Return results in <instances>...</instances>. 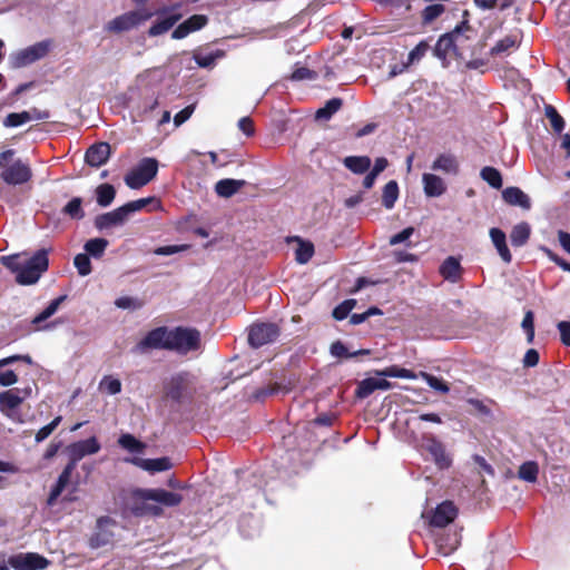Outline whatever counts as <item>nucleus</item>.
Wrapping results in <instances>:
<instances>
[{
    "mask_svg": "<svg viewBox=\"0 0 570 570\" xmlns=\"http://www.w3.org/2000/svg\"><path fill=\"white\" fill-rule=\"evenodd\" d=\"M279 334L278 327L272 323L255 324L250 327L248 342L253 347H261L277 338Z\"/></svg>",
    "mask_w": 570,
    "mask_h": 570,
    "instance_id": "nucleus-13",
    "label": "nucleus"
},
{
    "mask_svg": "<svg viewBox=\"0 0 570 570\" xmlns=\"http://www.w3.org/2000/svg\"><path fill=\"white\" fill-rule=\"evenodd\" d=\"M368 353H370V351H367V350H360V351L350 353L347 351V347L341 341H336L331 345V354L334 357H338V358H341V357L348 358V357H354L360 354H368Z\"/></svg>",
    "mask_w": 570,
    "mask_h": 570,
    "instance_id": "nucleus-45",
    "label": "nucleus"
},
{
    "mask_svg": "<svg viewBox=\"0 0 570 570\" xmlns=\"http://www.w3.org/2000/svg\"><path fill=\"white\" fill-rule=\"evenodd\" d=\"M445 7L441 3H432L428 4L421 12L422 22L424 24L432 23L436 20L442 13H444Z\"/></svg>",
    "mask_w": 570,
    "mask_h": 570,
    "instance_id": "nucleus-41",
    "label": "nucleus"
},
{
    "mask_svg": "<svg viewBox=\"0 0 570 570\" xmlns=\"http://www.w3.org/2000/svg\"><path fill=\"white\" fill-rule=\"evenodd\" d=\"M430 46L425 41L419 42L409 53V62H414L420 60L425 56Z\"/></svg>",
    "mask_w": 570,
    "mask_h": 570,
    "instance_id": "nucleus-60",
    "label": "nucleus"
},
{
    "mask_svg": "<svg viewBox=\"0 0 570 570\" xmlns=\"http://www.w3.org/2000/svg\"><path fill=\"white\" fill-rule=\"evenodd\" d=\"M32 120V114L29 111L11 112L3 119L4 127H18Z\"/></svg>",
    "mask_w": 570,
    "mask_h": 570,
    "instance_id": "nucleus-43",
    "label": "nucleus"
},
{
    "mask_svg": "<svg viewBox=\"0 0 570 570\" xmlns=\"http://www.w3.org/2000/svg\"><path fill=\"white\" fill-rule=\"evenodd\" d=\"M99 389L109 395H116L121 392V382L111 375H106L99 383Z\"/></svg>",
    "mask_w": 570,
    "mask_h": 570,
    "instance_id": "nucleus-44",
    "label": "nucleus"
},
{
    "mask_svg": "<svg viewBox=\"0 0 570 570\" xmlns=\"http://www.w3.org/2000/svg\"><path fill=\"white\" fill-rule=\"evenodd\" d=\"M539 465L535 461H527L522 463L518 471L519 479L534 483L538 480Z\"/></svg>",
    "mask_w": 570,
    "mask_h": 570,
    "instance_id": "nucleus-33",
    "label": "nucleus"
},
{
    "mask_svg": "<svg viewBox=\"0 0 570 570\" xmlns=\"http://www.w3.org/2000/svg\"><path fill=\"white\" fill-rule=\"evenodd\" d=\"M118 442L124 449L131 453H141L145 448L144 444L131 434H122Z\"/></svg>",
    "mask_w": 570,
    "mask_h": 570,
    "instance_id": "nucleus-46",
    "label": "nucleus"
},
{
    "mask_svg": "<svg viewBox=\"0 0 570 570\" xmlns=\"http://www.w3.org/2000/svg\"><path fill=\"white\" fill-rule=\"evenodd\" d=\"M471 27L468 21H463L460 26H456L452 32L445 33L440 37L435 47L434 53L440 59H445L448 56H461L459 51L469 39L463 35V31H470Z\"/></svg>",
    "mask_w": 570,
    "mask_h": 570,
    "instance_id": "nucleus-3",
    "label": "nucleus"
},
{
    "mask_svg": "<svg viewBox=\"0 0 570 570\" xmlns=\"http://www.w3.org/2000/svg\"><path fill=\"white\" fill-rule=\"evenodd\" d=\"M439 273L445 281L450 283H458L462 276V266L460 261L454 256L446 257L440 265Z\"/></svg>",
    "mask_w": 570,
    "mask_h": 570,
    "instance_id": "nucleus-22",
    "label": "nucleus"
},
{
    "mask_svg": "<svg viewBox=\"0 0 570 570\" xmlns=\"http://www.w3.org/2000/svg\"><path fill=\"white\" fill-rule=\"evenodd\" d=\"M73 264L80 276H87L91 273V262L86 253L76 255Z\"/></svg>",
    "mask_w": 570,
    "mask_h": 570,
    "instance_id": "nucleus-49",
    "label": "nucleus"
},
{
    "mask_svg": "<svg viewBox=\"0 0 570 570\" xmlns=\"http://www.w3.org/2000/svg\"><path fill=\"white\" fill-rule=\"evenodd\" d=\"M169 350L180 354L197 351L200 347V333L190 327H176L170 330Z\"/></svg>",
    "mask_w": 570,
    "mask_h": 570,
    "instance_id": "nucleus-4",
    "label": "nucleus"
},
{
    "mask_svg": "<svg viewBox=\"0 0 570 570\" xmlns=\"http://www.w3.org/2000/svg\"><path fill=\"white\" fill-rule=\"evenodd\" d=\"M314 254V246L308 242H301L295 252L296 261L301 264L307 263Z\"/></svg>",
    "mask_w": 570,
    "mask_h": 570,
    "instance_id": "nucleus-48",
    "label": "nucleus"
},
{
    "mask_svg": "<svg viewBox=\"0 0 570 570\" xmlns=\"http://www.w3.org/2000/svg\"><path fill=\"white\" fill-rule=\"evenodd\" d=\"M66 295H61L52 299L49 305L32 320V324L39 326L42 322L52 316L58 311L59 306L66 299Z\"/></svg>",
    "mask_w": 570,
    "mask_h": 570,
    "instance_id": "nucleus-36",
    "label": "nucleus"
},
{
    "mask_svg": "<svg viewBox=\"0 0 570 570\" xmlns=\"http://www.w3.org/2000/svg\"><path fill=\"white\" fill-rule=\"evenodd\" d=\"M420 376L426 382V384L438 391V392H441V393H448L450 391L448 384L442 381L441 379L432 375V374H429L426 372H420Z\"/></svg>",
    "mask_w": 570,
    "mask_h": 570,
    "instance_id": "nucleus-47",
    "label": "nucleus"
},
{
    "mask_svg": "<svg viewBox=\"0 0 570 570\" xmlns=\"http://www.w3.org/2000/svg\"><path fill=\"white\" fill-rule=\"evenodd\" d=\"M148 205H151V208L156 209V208H159L160 203L156 197H146V198H140V199L129 202V203L125 204V207L130 216L131 214L144 209Z\"/></svg>",
    "mask_w": 570,
    "mask_h": 570,
    "instance_id": "nucleus-37",
    "label": "nucleus"
},
{
    "mask_svg": "<svg viewBox=\"0 0 570 570\" xmlns=\"http://www.w3.org/2000/svg\"><path fill=\"white\" fill-rule=\"evenodd\" d=\"M49 560L35 553H18L8 558V564L14 570H42L49 566Z\"/></svg>",
    "mask_w": 570,
    "mask_h": 570,
    "instance_id": "nucleus-11",
    "label": "nucleus"
},
{
    "mask_svg": "<svg viewBox=\"0 0 570 570\" xmlns=\"http://www.w3.org/2000/svg\"><path fill=\"white\" fill-rule=\"evenodd\" d=\"M224 56V51L216 50L212 52H195L194 60L200 68H209L215 65L216 60Z\"/></svg>",
    "mask_w": 570,
    "mask_h": 570,
    "instance_id": "nucleus-39",
    "label": "nucleus"
},
{
    "mask_svg": "<svg viewBox=\"0 0 570 570\" xmlns=\"http://www.w3.org/2000/svg\"><path fill=\"white\" fill-rule=\"evenodd\" d=\"M63 212L69 215L71 218L80 219L83 217V212L81 208V199L72 198L63 208Z\"/></svg>",
    "mask_w": 570,
    "mask_h": 570,
    "instance_id": "nucleus-55",
    "label": "nucleus"
},
{
    "mask_svg": "<svg viewBox=\"0 0 570 570\" xmlns=\"http://www.w3.org/2000/svg\"><path fill=\"white\" fill-rule=\"evenodd\" d=\"M188 385L186 373L176 374L165 385L166 396L175 402H181L188 395Z\"/></svg>",
    "mask_w": 570,
    "mask_h": 570,
    "instance_id": "nucleus-16",
    "label": "nucleus"
},
{
    "mask_svg": "<svg viewBox=\"0 0 570 570\" xmlns=\"http://www.w3.org/2000/svg\"><path fill=\"white\" fill-rule=\"evenodd\" d=\"M355 304V299H345L333 309V317L337 321H343L348 316Z\"/></svg>",
    "mask_w": 570,
    "mask_h": 570,
    "instance_id": "nucleus-51",
    "label": "nucleus"
},
{
    "mask_svg": "<svg viewBox=\"0 0 570 570\" xmlns=\"http://www.w3.org/2000/svg\"><path fill=\"white\" fill-rule=\"evenodd\" d=\"M557 328L560 333L562 344L570 346V322L561 321L557 324Z\"/></svg>",
    "mask_w": 570,
    "mask_h": 570,
    "instance_id": "nucleus-62",
    "label": "nucleus"
},
{
    "mask_svg": "<svg viewBox=\"0 0 570 570\" xmlns=\"http://www.w3.org/2000/svg\"><path fill=\"white\" fill-rule=\"evenodd\" d=\"M316 78H317L316 71L311 70L306 67H298L291 75V79L295 80V81L314 80Z\"/></svg>",
    "mask_w": 570,
    "mask_h": 570,
    "instance_id": "nucleus-57",
    "label": "nucleus"
},
{
    "mask_svg": "<svg viewBox=\"0 0 570 570\" xmlns=\"http://www.w3.org/2000/svg\"><path fill=\"white\" fill-rule=\"evenodd\" d=\"M100 443L95 436L71 443L67 448L70 462L77 463L86 455L95 454L100 451Z\"/></svg>",
    "mask_w": 570,
    "mask_h": 570,
    "instance_id": "nucleus-14",
    "label": "nucleus"
},
{
    "mask_svg": "<svg viewBox=\"0 0 570 570\" xmlns=\"http://www.w3.org/2000/svg\"><path fill=\"white\" fill-rule=\"evenodd\" d=\"M245 180H218L215 190L220 197H230L237 193Z\"/></svg>",
    "mask_w": 570,
    "mask_h": 570,
    "instance_id": "nucleus-31",
    "label": "nucleus"
},
{
    "mask_svg": "<svg viewBox=\"0 0 570 570\" xmlns=\"http://www.w3.org/2000/svg\"><path fill=\"white\" fill-rule=\"evenodd\" d=\"M534 315L532 311H528L524 314V317L522 320L521 326L527 333V341L528 343H532L534 338Z\"/></svg>",
    "mask_w": 570,
    "mask_h": 570,
    "instance_id": "nucleus-56",
    "label": "nucleus"
},
{
    "mask_svg": "<svg viewBox=\"0 0 570 570\" xmlns=\"http://www.w3.org/2000/svg\"><path fill=\"white\" fill-rule=\"evenodd\" d=\"M195 110L194 105L186 106L184 109H181L179 112H177L174 117V124L176 127L183 125L186 120L190 118Z\"/></svg>",
    "mask_w": 570,
    "mask_h": 570,
    "instance_id": "nucleus-61",
    "label": "nucleus"
},
{
    "mask_svg": "<svg viewBox=\"0 0 570 570\" xmlns=\"http://www.w3.org/2000/svg\"><path fill=\"white\" fill-rule=\"evenodd\" d=\"M181 3L159 8L154 12V16L161 17L157 19L148 29L149 37H157L169 31L183 17L179 12Z\"/></svg>",
    "mask_w": 570,
    "mask_h": 570,
    "instance_id": "nucleus-7",
    "label": "nucleus"
},
{
    "mask_svg": "<svg viewBox=\"0 0 570 570\" xmlns=\"http://www.w3.org/2000/svg\"><path fill=\"white\" fill-rule=\"evenodd\" d=\"M376 390H375V383H374V377H368V379H364L362 380L358 384H357V387H356V391H355V395L358 397V399H366L372 393H374Z\"/></svg>",
    "mask_w": 570,
    "mask_h": 570,
    "instance_id": "nucleus-50",
    "label": "nucleus"
},
{
    "mask_svg": "<svg viewBox=\"0 0 570 570\" xmlns=\"http://www.w3.org/2000/svg\"><path fill=\"white\" fill-rule=\"evenodd\" d=\"M76 466L77 465H75L73 463H71L69 461V463L63 468L62 472L58 476L57 482L52 487V489L49 493V497L47 499V504L49 507H52L57 502L58 498L61 495V493L63 492L66 487L69 484L71 475H72Z\"/></svg>",
    "mask_w": 570,
    "mask_h": 570,
    "instance_id": "nucleus-21",
    "label": "nucleus"
},
{
    "mask_svg": "<svg viewBox=\"0 0 570 570\" xmlns=\"http://www.w3.org/2000/svg\"><path fill=\"white\" fill-rule=\"evenodd\" d=\"M519 46V39L517 33H511L500 39L495 46H493L490 50L491 56H498L500 53L507 52L512 48H517Z\"/></svg>",
    "mask_w": 570,
    "mask_h": 570,
    "instance_id": "nucleus-32",
    "label": "nucleus"
},
{
    "mask_svg": "<svg viewBox=\"0 0 570 570\" xmlns=\"http://www.w3.org/2000/svg\"><path fill=\"white\" fill-rule=\"evenodd\" d=\"M115 305L121 309H139L142 307V302L139 298L130 296H121L115 301Z\"/></svg>",
    "mask_w": 570,
    "mask_h": 570,
    "instance_id": "nucleus-53",
    "label": "nucleus"
},
{
    "mask_svg": "<svg viewBox=\"0 0 570 570\" xmlns=\"http://www.w3.org/2000/svg\"><path fill=\"white\" fill-rule=\"evenodd\" d=\"M531 234L530 225L525 222L519 223L513 226L510 233V240L512 246L521 247L527 244Z\"/></svg>",
    "mask_w": 570,
    "mask_h": 570,
    "instance_id": "nucleus-26",
    "label": "nucleus"
},
{
    "mask_svg": "<svg viewBox=\"0 0 570 570\" xmlns=\"http://www.w3.org/2000/svg\"><path fill=\"white\" fill-rule=\"evenodd\" d=\"M1 263L16 274V282L18 284L32 285L48 269V250L45 248L39 249L24 262L19 261V255L2 256Z\"/></svg>",
    "mask_w": 570,
    "mask_h": 570,
    "instance_id": "nucleus-1",
    "label": "nucleus"
},
{
    "mask_svg": "<svg viewBox=\"0 0 570 570\" xmlns=\"http://www.w3.org/2000/svg\"><path fill=\"white\" fill-rule=\"evenodd\" d=\"M169 334L170 330L166 327H157L147 333V335L137 344L140 352L149 348H165L169 350Z\"/></svg>",
    "mask_w": 570,
    "mask_h": 570,
    "instance_id": "nucleus-15",
    "label": "nucleus"
},
{
    "mask_svg": "<svg viewBox=\"0 0 570 570\" xmlns=\"http://www.w3.org/2000/svg\"><path fill=\"white\" fill-rule=\"evenodd\" d=\"M0 178H31L29 164L16 157V150L7 149L0 154Z\"/></svg>",
    "mask_w": 570,
    "mask_h": 570,
    "instance_id": "nucleus-5",
    "label": "nucleus"
},
{
    "mask_svg": "<svg viewBox=\"0 0 570 570\" xmlns=\"http://www.w3.org/2000/svg\"><path fill=\"white\" fill-rule=\"evenodd\" d=\"M158 167L159 163L156 158L145 157L124 178H155Z\"/></svg>",
    "mask_w": 570,
    "mask_h": 570,
    "instance_id": "nucleus-20",
    "label": "nucleus"
},
{
    "mask_svg": "<svg viewBox=\"0 0 570 570\" xmlns=\"http://www.w3.org/2000/svg\"><path fill=\"white\" fill-rule=\"evenodd\" d=\"M458 510L450 501L440 503L430 520V524L438 528H443L451 523L456 517Z\"/></svg>",
    "mask_w": 570,
    "mask_h": 570,
    "instance_id": "nucleus-18",
    "label": "nucleus"
},
{
    "mask_svg": "<svg viewBox=\"0 0 570 570\" xmlns=\"http://www.w3.org/2000/svg\"><path fill=\"white\" fill-rule=\"evenodd\" d=\"M31 387L10 389L0 392V412L13 421L18 420L19 413L17 410L31 395Z\"/></svg>",
    "mask_w": 570,
    "mask_h": 570,
    "instance_id": "nucleus-9",
    "label": "nucleus"
},
{
    "mask_svg": "<svg viewBox=\"0 0 570 570\" xmlns=\"http://www.w3.org/2000/svg\"><path fill=\"white\" fill-rule=\"evenodd\" d=\"M62 417L57 416L55 417L49 424L42 426L37 433H36V442L40 443L45 441L49 435L57 429V426L60 424Z\"/></svg>",
    "mask_w": 570,
    "mask_h": 570,
    "instance_id": "nucleus-54",
    "label": "nucleus"
},
{
    "mask_svg": "<svg viewBox=\"0 0 570 570\" xmlns=\"http://www.w3.org/2000/svg\"><path fill=\"white\" fill-rule=\"evenodd\" d=\"M134 497L142 502L140 505L135 504L131 507V512L135 515H160L163 512L161 507L149 504V501L168 508L177 507L183 501V495L180 493L167 491L165 489H138L134 492Z\"/></svg>",
    "mask_w": 570,
    "mask_h": 570,
    "instance_id": "nucleus-2",
    "label": "nucleus"
},
{
    "mask_svg": "<svg viewBox=\"0 0 570 570\" xmlns=\"http://www.w3.org/2000/svg\"><path fill=\"white\" fill-rule=\"evenodd\" d=\"M185 22L194 32L204 28L208 22V18L205 14H194L185 20Z\"/></svg>",
    "mask_w": 570,
    "mask_h": 570,
    "instance_id": "nucleus-59",
    "label": "nucleus"
},
{
    "mask_svg": "<svg viewBox=\"0 0 570 570\" xmlns=\"http://www.w3.org/2000/svg\"><path fill=\"white\" fill-rule=\"evenodd\" d=\"M189 247L190 246L187 245V244H183V245H167V246L157 247L154 250V253L156 255H160V256H169V255H174V254H177V253H180V252H185Z\"/></svg>",
    "mask_w": 570,
    "mask_h": 570,
    "instance_id": "nucleus-58",
    "label": "nucleus"
},
{
    "mask_svg": "<svg viewBox=\"0 0 570 570\" xmlns=\"http://www.w3.org/2000/svg\"><path fill=\"white\" fill-rule=\"evenodd\" d=\"M343 106V100L341 98H332L326 101L325 106L320 108L316 114L315 118L317 120H328L332 118V116L337 112Z\"/></svg>",
    "mask_w": 570,
    "mask_h": 570,
    "instance_id": "nucleus-30",
    "label": "nucleus"
},
{
    "mask_svg": "<svg viewBox=\"0 0 570 570\" xmlns=\"http://www.w3.org/2000/svg\"><path fill=\"white\" fill-rule=\"evenodd\" d=\"M108 244L105 238H92L87 240L83 247L88 256L99 258L104 255Z\"/></svg>",
    "mask_w": 570,
    "mask_h": 570,
    "instance_id": "nucleus-34",
    "label": "nucleus"
},
{
    "mask_svg": "<svg viewBox=\"0 0 570 570\" xmlns=\"http://www.w3.org/2000/svg\"><path fill=\"white\" fill-rule=\"evenodd\" d=\"M110 150L108 142H96L87 149L85 160L91 167H100L108 160Z\"/></svg>",
    "mask_w": 570,
    "mask_h": 570,
    "instance_id": "nucleus-19",
    "label": "nucleus"
},
{
    "mask_svg": "<svg viewBox=\"0 0 570 570\" xmlns=\"http://www.w3.org/2000/svg\"><path fill=\"white\" fill-rule=\"evenodd\" d=\"M129 217V214L122 205L121 207L116 208L109 213L101 214L96 217L95 226L99 229H108L114 226L122 225Z\"/></svg>",
    "mask_w": 570,
    "mask_h": 570,
    "instance_id": "nucleus-17",
    "label": "nucleus"
},
{
    "mask_svg": "<svg viewBox=\"0 0 570 570\" xmlns=\"http://www.w3.org/2000/svg\"><path fill=\"white\" fill-rule=\"evenodd\" d=\"M154 17V12L147 9H137L125 12L110 20L106 30L114 33L129 31Z\"/></svg>",
    "mask_w": 570,
    "mask_h": 570,
    "instance_id": "nucleus-6",
    "label": "nucleus"
},
{
    "mask_svg": "<svg viewBox=\"0 0 570 570\" xmlns=\"http://www.w3.org/2000/svg\"><path fill=\"white\" fill-rule=\"evenodd\" d=\"M132 462L151 473L167 471L171 468L170 460L166 456L157 459H134Z\"/></svg>",
    "mask_w": 570,
    "mask_h": 570,
    "instance_id": "nucleus-24",
    "label": "nucleus"
},
{
    "mask_svg": "<svg viewBox=\"0 0 570 570\" xmlns=\"http://www.w3.org/2000/svg\"><path fill=\"white\" fill-rule=\"evenodd\" d=\"M399 198V186L395 180H389L383 188L382 202L385 208L391 209L394 207Z\"/></svg>",
    "mask_w": 570,
    "mask_h": 570,
    "instance_id": "nucleus-35",
    "label": "nucleus"
},
{
    "mask_svg": "<svg viewBox=\"0 0 570 570\" xmlns=\"http://www.w3.org/2000/svg\"><path fill=\"white\" fill-rule=\"evenodd\" d=\"M116 527V521L110 517H100L97 520L96 529L89 540V546L92 549H98L100 547L107 546L111 543L114 539V528Z\"/></svg>",
    "mask_w": 570,
    "mask_h": 570,
    "instance_id": "nucleus-12",
    "label": "nucleus"
},
{
    "mask_svg": "<svg viewBox=\"0 0 570 570\" xmlns=\"http://www.w3.org/2000/svg\"><path fill=\"white\" fill-rule=\"evenodd\" d=\"M413 233H414L413 227H406L403 230H401L400 233L393 235L390 238V244L397 245V244L404 243L413 235Z\"/></svg>",
    "mask_w": 570,
    "mask_h": 570,
    "instance_id": "nucleus-64",
    "label": "nucleus"
},
{
    "mask_svg": "<svg viewBox=\"0 0 570 570\" xmlns=\"http://www.w3.org/2000/svg\"><path fill=\"white\" fill-rule=\"evenodd\" d=\"M424 191L429 197L441 196L445 191L444 180H423Z\"/></svg>",
    "mask_w": 570,
    "mask_h": 570,
    "instance_id": "nucleus-52",
    "label": "nucleus"
},
{
    "mask_svg": "<svg viewBox=\"0 0 570 570\" xmlns=\"http://www.w3.org/2000/svg\"><path fill=\"white\" fill-rule=\"evenodd\" d=\"M490 238L502 261L507 264L511 263L512 255L507 245V236L504 232L500 228L493 227L490 229Z\"/></svg>",
    "mask_w": 570,
    "mask_h": 570,
    "instance_id": "nucleus-23",
    "label": "nucleus"
},
{
    "mask_svg": "<svg viewBox=\"0 0 570 570\" xmlns=\"http://www.w3.org/2000/svg\"><path fill=\"white\" fill-rule=\"evenodd\" d=\"M148 205H151V208L156 209V208H159L160 203L156 197H146V198H140V199L129 202V203L125 204V207L130 216L131 214L144 209Z\"/></svg>",
    "mask_w": 570,
    "mask_h": 570,
    "instance_id": "nucleus-38",
    "label": "nucleus"
},
{
    "mask_svg": "<svg viewBox=\"0 0 570 570\" xmlns=\"http://www.w3.org/2000/svg\"><path fill=\"white\" fill-rule=\"evenodd\" d=\"M544 116L550 121V126L554 134H562V131L566 128V120L564 118L559 114L557 108L550 104L544 105Z\"/></svg>",
    "mask_w": 570,
    "mask_h": 570,
    "instance_id": "nucleus-28",
    "label": "nucleus"
},
{
    "mask_svg": "<svg viewBox=\"0 0 570 570\" xmlns=\"http://www.w3.org/2000/svg\"><path fill=\"white\" fill-rule=\"evenodd\" d=\"M458 167L456 158L450 154L440 155L432 166L434 170H442L445 174H456Z\"/></svg>",
    "mask_w": 570,
    "mask_h": 570,
    "instance_id": "nucleus-29",
    "label": "nucleus"
},
{
    "mask_svg": "<svg viewBox=\"0 0 570 570\" xmlns=\"http://www.w3.org/2000/svg\"><path fill=\"white\" fill-rule=\"evenodd\" d=\"M115 195L116 190L109 184H102L96 189L97 203L102 207L109 206L112 203Z\"/></svg>",
    "mask_w": 570,
    "mask_h": 570,
    "instance_id": "nucleus-40",
    "label": "nucleus"
},
{
    "mask_svg": "<svg viewBox=\"0 0 570 570\" xmlns=\"http://www.w3.org/2000/svg\"><path fill=\"white\" fill-rule=\"evenodd\" d=\"M238 128L247 137H252L255 134V125L250 117H243L238 120Z\"/></svg>",
    "mask_w": 570,
    "mask_h": 570,
    "instance_id": "nucleus-63",
    "label": "nucleus"
},
{
    "mask_svg": "<svg viewBox=\"0 0 570 570\" xmlns=\"http://www.w3.org/2000/svg\"><path fill=\"white\" fill-rule=\"evenodd\" d=\"M377 374L384 377H399L407 380H414L417 377L413 371L397 366L386 367L383 371L377 372Z\"/></svg>",
    "mask_w": 570,
    "mask_h": 570,
    "instance_id": "nucleus-42",
    "label": "nucleus"
},
{
    "mask_svg": "<svg viewBox=\"0 0 570 570\" xmlns=\"http://www.w3.org/2000/svg\"><path fill=\"white\" fill-rule=\"evenodd\" d=\"M503 199L513 206H520L529 209L531 206L530 198L518 187H509L502 193Z\"/></svg>",
    "mask_w": 570,
    "mask_h": 570,
    "instance_id": "nucleus-25",
    "label": "nucleus"
},
{
    "mask_svg": "<svg viewBox=\"0 0 570 570\" xmlns=\"http://www.w3.org/2000/svg\"><path fill=\"white\" fill-rule=\"evenodd\" d=\"M421 448L425 450L432 458L439 470H448L453 463L451 453L445 445L433 434H423Z\"/></svg>",
    "mask_w": 570,
    "mask_h": 570,
    "instance_id": "nucleus-8",
    "label": "nucleus"
},
{
    "mask_svg": "<svg viewBox=\"0 0 570 570\" xmlns=\"http://www.w3.org/2000/svg\"><path fill=\"white\" fill-rule=\"evenodd\" d=\"M50 46V40H43L20 50L13 58V66L21 68L42 59L48 55Z\"/></svg>",
    "mask_w": 570,
    "mask_h": 570,
    "instance_id": "nucleus-10",
    "label": "nucleus"
},
{
    "mask_svg": "<svg viewBox=\"0 0 570 570\" xmlns=\"http://www.w3.org/2000/svg\"><path fill=\"white\" fill-rule=\"evenodd\" d=\"M344 165L353 174L362 175L371 167V159L367 156H348L344 158Z\"/></svg>",
    "mask_w": 570,
    "mask_h": 570,
    "instance_id": "nucleus-27",
    "label": "nucleus"
}]
</instances>
